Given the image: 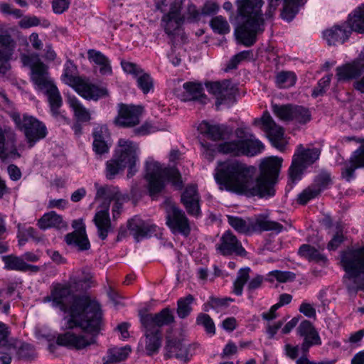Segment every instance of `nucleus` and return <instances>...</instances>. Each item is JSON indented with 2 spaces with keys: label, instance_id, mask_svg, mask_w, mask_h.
I'll return each mask as SVG.
<instances>
[{
  "label": "nucleus",
  "instance_id": "obj_1",
  "mask_svg": "<svg viewBox=\"0 0 364 364\" xmlns=\"http://www.w3.org/2000/svg\"><path fill=\"white\" fill-rule=\"evenodd\" d=\"M282 159L270 156L260 164V173L255 176L256 168L237 159L218 161L214 178L220 190L245 195L269 198L275 194L277 182Z\"/></svg>",
  "mask_w": 364,
  "mask_h": 364
},
{
  "label": "nucleus",
  "instance_id": "obj_2",
  "mask_svg": "<svg viewBox=\"0 0 364 364\" xmlns=\"http://www.w3.org/2000/svg\"><path fill=\"white\" fill-rule=\"evenodd\" d=\"M87 273L70 282V347L80 350L95 343L102 326L100 305L92 302L87 290L92 284Z\"/></svg>",
  "mask_w": 364,
  "mask_h": 364
},
{
  "label": "nucleus",
  "instance_id": "obj_3",
  "mask_svg": "<svg viewBox=\"0 0 364 364\" xmlns=\"http://www.w3.org/2000/svg\"><path fill=\"white\" fill-rule=\"evenodd\" d=\"M238 15L244 21L237 26L235 33L237 41L250 47L257 41V36L264 31V18L261 12L262 0H237Z\"/></svg>",
  "mask_w": 364,
  "mask_h": 364
},
{
  "label": "nucleus",
  "instance_id": "obj_4",
  "mask_svg": "<svg viewBox=\"0 0 364 364\" xmlns=\"http://www.w3.org/2000/svg\"><path fill=\"white\" fill-rule=\"evenodd\" d=\"M31 71V79L35 87L47 97L52 115L56 119L62 118L65 120V117L60 112L63 105L62 97L57 86L49 77L46 65L38 60L33 63Z\"/></svg>",
  "mask_w": 364,
  "mask_h": 364
},
{
  "label": "nucleus",
  "instance_id": "obj_5",
  "mask_svg": "<svg viewBox=\"0 0 364 364\" xmlns=\"http://www.w3.org/2000/svg\"><path fill=\"white\" fill-rule=\"evenodd\" d=\"M145 179L151 197L154 198L165 188L166 179L177 190H181L183 183L179 171L174 167H164L159 162L149 159L146 163Z\"/></svg>",
  "mask_w": 364,
  "mask_h": 364
},
{
  "label": "nucleus",
  "instance_id": "obj_6",
  "mask_svg": "<svg viewBox=\"0 0 364 364\" xmlns=\"http://www.w3.org/2000/svg\"><path fill=\"white\" fill-rule=\"evenodd\" d=\"M341 264L346 272L343 280L348 290L364 289V247L343 252Z\"/></svg>",
  "mask_w": 364,
  "mask_h": 364
},
{
  "label": "nucleus",
  "instance_id": "obj_7",
  "mask_svg": "<svg viewBox=\"0 0 364 364\" xmlns=\"http://www.w3.org/2000/svg\"><path fill=\"white\" fill-rule=\"evenodd\" d=\"M236 139L221 143L218 151L225 154L235 156H255L264 149L262 143L245 128H237L235 132Z\"/></svg>",
  "mask_w": 364,
  "mask_h": 364
},
{
  "label": "nucleus",
  "instance_id": "obj_8",
  "mask_svg": "<svg viewBox=\"0 0 364 364\" xmlns=\"http://www.w3.org/2000/svg\"><path fill=\"white\" fill-rule=\"evenodd\" d=\"M167 6L168 4L166 0H161L156 4L157 9L164 13L161 19V24L164 31L175 41L178 37L183 40L185 36L182 32L181 28L185 18L181 14V1L175 0L173 1L169 6L168 11L167 10Z\"/></svg>",
  "mask_w": 364,
  "mask_h": 364
},
{
  "label": "nucleus",
  "instance_id": "obj_9",
  "mask_svg": "<svg viewBox=\"0 0 364 364\" xmlns=\"http://www.w3.org/2000/svg\"><path fill=\"white\" fill-rule=\"evenodd\" d=\"M321 150L318 148L305 149L299 144L293 156L289 168V184L293 185L301 178L304 171L318 159Z\"/></svg>",
  "mask_w": 364,
  "mask_h": 364
},
{
  "label": "nucleus",
  "instance_id": "obj_10",
  "mask_svg": "<svg viewBox=\"0 0 364 364\" xmlns=\"http://www.w3.org/2000/svg\"><path fill=\"white\" fill-rule=\"evenodd\" d=\"M11 118L16 127L23 132L29 148H32L37 141L47 135L46 125L33 116L24 114L21 118L18 113H13Z\"/></svg>",
  "mask_w": 364,
  "mask_h": 364
},
{
  "label": "nucleus",
  "instance_id": "obj_11",
  "mask_svg": "<svg viewBox=\"0 0 364 364\" xmlns=\"http://www.w3.org/2000/svg\"><path fill=\"white\" fill-rule=\"evenodd\" d=\"M139 151L138 144L131 140L119 139L117 141L113 156L128 168V178L132 177L137 171L136 166L139 161Z\"/></svg>",
  "mask_w": 364,
  "mask_h": 364
},
{
  "label": "nucleus",
  "instance_id": "obj_12",
  "mask_svg": "<svg viewBox=\"0 0 364 364\" xmlns=\"http://www.w3.org/2000/svg\"><path fill=\"white\" fill-rule=\"evenodd\" d=\"M166 225L174 234L188 236L191 224L184 211L171 202L165 203Z\"/></svg>",
  "mask_w": 364,
  "mask_h": 364
},
{
  "label": "nucleus",
  "instance_id": "obj_13",
  "mask_svg": "<svg viewBox=\"0 0 364 364\" xmlns=\"http://www.w3.org/2000/svg\"><path fill=\"white\" fill-rule=\"evenodd\" d=\"M50 294L43 298L44 303H50L51 306L63 313L68 318V283L53 282L50 287Z\"/></svg>",
  "mask_w": 364,
  "mask_h": 364
},
{
  "label": "nucleus",
  "instance_id": "obj_14",
  "mask_svg": "<svg viewBox=\"0 0 364 364\" xmlns=\"http://www.w3.org/2000/svg\"><path fill=\"white\" fill-rule=\"evenodd\" d=\"M254 124L259 126L274 147L280 151L284 149V129L275 123L269 114L264 113L260 119H255Z\"/></svg>",
  "mask_w": 364,
  "mask_h": 364
},
{
  "label": "nucleus",
  "instance_id": "obj_15",
  "mask_svg": "<svg viewBox=\"0 0 364 364\" xmlns=\"http://www.w3.org/2000/svg\"><path fill=\"white\" fill-rule=\"evenodd\" d=\"M70 87L87 100H97L107 95V90L91 83L89 80L79 76L70 75Z\"/></svg>",
  "mask_w": 364,
  "mask_h": 364
},
{
  "label": "nucleus",
  "instance_id": "obj_16",
  "mask_svg": "<svg viewBox=\"0 0 364 364\" xmlns=\"http://www.w3.org/2000/svg\"><path fill=\"white\" fill-rule=\"evenodd\" d=\"M208 92L216 99L215 105H230L234 101L235 88L229 80L205 83Z\"/></svg>",
  "mask_w": 364,
  "mask_h": 364
},
{
  "label": "nucleus",
  "instance_id": "obj_17",
  "mask_svg": "<svg viewBox=\"0 0 364 364\" xmlns=\"http://www.w3.org/2000/svg\"><path fill=\"white\" fill-rule=\"evenodd\" d=\"M16 136L9 127L0 125V159L2 161L16 159L21 155L16 148Z\"/></svg>",
  "mask_w": 364,
  "mask_h": 364
},
{
  "label": "nucleus",
  "instance_id": "obj_18",
  "mask_svg": "<svg viewBox=\"0 0 364 364\" xmlns=\"http://www.w3.org/2000/svg\"><path fill=\"white\" fill-rule=\"evenodd\" d=\"M143 108L140 106L121 104L114 123L121 127H132L139 124Z\"/></svg>",
  "mask_w": 364,
  "mask_h": 364
},
{
  "label": "nucleus",
  "instance_id": "obj_19",
  "mask_svg": "<svg viewBox=\"0 0 364 364\" xmlns=\"http://www.w3.org/2000/svg\"><path fill=\"white\" fill-rule=\"evenodd\" d=\"M215 247L216 250L224 256L233 254L238 256H245L246 255V251L242 246L241 242L230 230L225 231L223 234Z\"/></svg>",
  "mask_w": 364,
  "mask_h": 364
},
{
  "label": "nucleus",
  "instance_id": "obj_20",
  "mask_svg": "<svg viewBox=\"0 0 364 364\" xmlns=\"http://www.w3.org/2000/svg\"><path fill=\"white\" fill-rule=\"evenodd\" d=\"M122 67L124 72L132 75L136 80L137 86L144 94H147L154 87V80L150 75L146 73L138 65L122 60Z\"/></svg>",
  "mask_w": 364,
  "mask_h": 364
},
{
  "label": "nucleus",
  "instance_id": "obj_21",
  "mask_svg": "<svg viewBox=\"0 0 364 364\" xmlns=\"http://www.w3.org/2000/svg\"><path fill=\"white\" fill-rule=\"evenodd\" d=\"M141 325L144 328H154L161 332V328L174 321L172 311L168 308L163 309L157 314H148L141 316Z\"/></svg>",
  "mask_w": 364,
  "mask_h": 364
},
{
  "label": "nucleus",
  "instance_id": "obj_22",
  "mask_svg": "<svg viewBox=\"0 0 364 364\" xmlns=\"http://www.w3.org/2000/svg\"><path fill=\"white\" fill-rule=\"evenodd\" d=\"M16 42L9 33L0 28V73H6L9 66L8 62L11 58Z\"/></svg>",
  "mask_w": 364,
  "mask_h": 364
},
{
  "label": "nucleus",
  "instance_id": "obj_23",
  "mask_svg": "<svg viewBox=\"0 0 364 364\" xmlns=\"http://www.w3.org/2000/svg\"><path fill=\"white\" fill-rule=\"evenodd\" d=\"M72 233H70V245L77 252H85L90 249L91 245L86 233L85 225L82 219L73 221Z\"/></svg>",
  "mask_w": 364,
  "mask_h": 364
},
{
  "label": "nucleus",
  "instance_id": "obj_24",
  "mask_svg": "<svg viewBox=\"0 0 364 364\" xmlns=\"http://www.w3.org/2000/svg\"><path fill=\"white\" fill-rule=\"evenodd\" d=\"M200 195L197 186L193 184L188 185L181 194V201L187 213L192 216L198 217L201 214L200 208Z\"/></svg>",
  "mask_w": 364,
  "mask_h": 364
},
{
  "label": "nucleus",
  "instance_id": "obj_25",
  "mask_svg": "<svg viewBox=\"0 0 364 364\" xmlns=\"http://www.w3.org/2000/svg\"><path fill=\"white\" fill-rule=\"evenodd\" d=\"M68 318L64 316L61 322V330L63 332L51 333L46 329H38L37 331V336L38 338H44L48 342L53 341L56 338L55 343H50L48 346L50 352H54L56 346H68Z\"/></svg>",
  "mask_w": 364,
  "mask_h": 364
},
{
  "label": "nucleus",
  "instance_id": "obj_26",
  "mask_svg": "<svg viewBox=\"0 0 364 364\" xmlns=\"http://www.w3.org/2000/svg\"><path fill=\"white\" fill-rule=\"evenodd\" d=\"M297 333L304 338L301 349L304 353L309 351L311 346L321 344V341L317 331L309 321H303L297 328Z\"/></svg>",
  "mask_w": 364,
  "mask_h": 364
},
{
  "label": "nucleus",
  "instance_id": "obj_27",
  "mask_svg": "<svg viewBox=\"0 0 364 364\" xmlns=\"http://www.w3.org/2000/svg\"><path fill=\"white\" fill-rule=\"evenodd\" d=\"M199 132L213 141L223 140L232 133V129L225 125L210 124L206 121L202 122L198 127Z\"/></svg>",
  "mask_w": 364,
  "mask_h": 364
},
{
  "label": "nucleus",
  "instance_id": "obj_28",
  "mask_svg": "<svg viewBox=\"0 0 364 364\" xmlns=\"http://www.w3.org/2000/svg\"><path fill=\"white\" fill-rule=\"evenodd\" d=\"M93 222L97 229L98 237L105 240L109 232L113 231L109 213V204L106 203L96 211Z\"/></svg>",
  "mask_w": 364,
  "mask_h": 364
},
{
  "label": "nucleus",
  "instance_id": "obj_29",
  "mask_svg": "<svg viewBox=\"0 0 364 364\" xmlns=\"http://www.w3.org/2000/svg\"><path fill=\"white\" fill-rule=\"evenodd\" d=\"M128 229L136 241L156 234L157 226L134 218L128 221Z\"/></svg>",
  "mask_w": 364,
  "mask_h": 364
},
{
  "label": "nucleus",
  "instance_id": "obj_30",
  "mask_svg": "<svg viewBox=\"0 0 364 364\" xmlns=\"http://www.w3.org/2000/svg\"><path fill=\"white\" fill-rule=\"evenodd\" d=\"M165 350L164 356L166 358H176L184 362H187L190 359L187 345L183 343L179 339L168 337L166 338Z\"/></svg>",
  "mask_w": 364,
  "mask_h": 364
},
{
  "label": "nucleus",
  "instance_id": "obj_31",
  "mask_svg": "<svg viewBox=\"0 0 364 364\" xmlns=\"http://www.w3.org/2000/svg\"><path fill=\"white\" fill-rule=\"evenodd\" d=\"M364 167V146L357 149L342 168L341 176L347 181L355 178V171Z\"/></svg>",
  "mask_w": 364,
  "mask_h": 364
},
{
  "label": "nucleus",
  "instance_id": "obj_32",
  "mask_svg": "<svg viewBox=\"0 0 364 364\" xmlns=\"http://www.w3.org/2000/svg\"><path fill=\"white\" fill-rule=\"evenodd\" d=\"M251 233L254 232L273 231L276 233L281 232L284 227L280 223L270 220L267 215L260 214L250 218Z\"/></svg>",
  "mask_w": 364,
  "mask_h": 364
},
{
  "label": "nucleus",
  "instance_id": "obj_33",
  "mask_svg": "<svg viewBox=\"0 0 364 364\" xmlns=\"http://www.w3.org/2000/svg\"><path fill=\"white\" fill-rule=\"evenodd\" d=\"M352 32V29L345 23L342 25L335 26L323 32V36L327 41L328 45H336L337 43H343L348 39Z\"/></svg>",
  "mask_w": 364,
  "mask_h": 364
},
{
  "label": "nucleus",
  "instance_id": "obj_34",
  "mask_svg": "<svg viewBox=\"0 0 364 364\" xmlns=\"http://www.w3.org/2000/svg\"><path fill=\"white\" fill-rule=\"evenodd\" d=\"M364 71V63L358 60L336 68L338 80H347L360 76Z\"/></svg>",
  "mask_w": 364,
  "mask_h": 364
},
{
  "label": "nucleus",
  "instance_id": "obj_35",
  "mask_svg": "<svg viewBox=\"0 0 364 364\" xmlns=\"http://www.w3.org/2000/svg\"><path fill=\"white\" fill-rule=\"evenodd\" d=\"M95 188L96 189L95 200L102 201L100 208L106 203L109 205L112 200L117 199V197L121 195L119 188L116 186L109 185L101 186L96 183H95Z\"/></svg>",
  "mask_w": 364,
  "mask_h": 364
},
{
  "label": "nucleus",
  "instance_id": "obj_36",
  "mask_svg": "<svg viewBox=\"0 0 364 364\" xmlns=\"http://www.w3.org/2000/svg\"><path fill=\"white\" fill-rule=\"evenodd\" d=\"M145 331V349L148 355H152L159 352L161 346V332L154 328H144Z\"/></svg>",
  "mask_w": 364,
  "mask_h": 364
},
{
  "label": "nucleus",
  "instance_id": "obj_37",
  "mask_svg": "<svg viewBox=\"0 0 364 364\" xmlns=\"http://www.w3.org/2000/svg\"><path fill=\"white\" fill-rule=\"evenodd\" d=\"M87 58L92 63L100 66V73L102 75L112 74V67L107 57L100 51L90 49L87 51Z\"/></svg>",
  "mask_w": 364,
  "mask_h": 364
},
{
  "label": "nucleus",
  "instance_id": "obj_38",
  "mask_svg": "<svg viewBox=\"0 0 364 364\" xmlns=\"http://www.w3.org/2000/svg\"><path fill=\"white\" fill-rule=\"evenodd\" d=\"M186 93L182 97L183 101L199 100L205 103L206 96L203 94V88L200 84L194 82H186L183 84Z\"/></svg>",
  "mask_w": 364,
  "mask_h": 364
},
{
  "label": "nucleus",
  "instance_id": "obj_39",
  "mask_svg": "<svg viewBox=\"0 0 364 364\" xmlns=\"http://www.w3.org/2000/svg\"><path fill=\"white\" fill-rule=\"evenodd\" d=\"M347 23L352 31L364 33V4L349 15Z\"/></svg>",
  "mask_w": 364,
  "mask_h": 364
},
{
  "label": "nucleus",
  "instance_id": "obj_40",
  "mask_svg": "<svg viewBox=\"0 0 364 364\" xmlns=\"http://www.w3.org/2000/svg\"><path fill=\"white\" fill-rule=\"evenodd\" d=\"M132 349L129 346L110 348L107 351V355L103 358L104 363L109 364L122 361L128 357Z\"/></svg>",
  "mask_w": 364,
  "mask_h": 364
},
{
  "label": "nucleus",
  "instance_id": "obj_41",
  "mask_svg": "<svg viewBox=\"0 0 364 364\" xmlns=\"http://www.w3.org/2000/svg\"><path fill=\"white\" fill-rule=\"evenodd\" d=\"M63 220L60 215L51 211L45 213L38 220V226L41 229H47L50 228H60L62 225Z\"/></svg>",
  "mask_w": 364,
  "mask_h": 364
},
{
  "label": "nucleus",
  "instance_id": "obj_42",
  "mask_svg": "<svg viewBox=\"0 0 364 364\" xmlns=\"http://www.w3.org/2000/svg\"><path fill=\"white\" fill-rule=\"evenodd\" d=\"M70 107L73 110L77 122H87L90 120L89 111L75 97H70Z\"/></svg>",
  "mask_w": 364,
  "mask_h": 364
},
{
  "label": "nucleus",
  "instance_id": "obj_43",
  "mask_svg": "<svg viewBox=\"0 0 364 364\" xmlns=\"http://www.w3.org/2000/svg\"><path fill=\"white\" fill-rule=\"evenodd\" d=\"M296 75L292 71H281L275 76V83L279 88H289L294 85Z\"/></svg>",
  "mask_w": 364,
  "mask_h": 364
},
{
  "label": "nucleus",
  "instance_id": "obj_44",
  "mask_svg": "<svg viewBox=\"0 0 364 364\" xmlns=\"http://www.w3.org/2000/svg\"><path fill=\"white\" fill-rule=\"evenodd\" d=\"M251 269L250 267L241 268L237 274V278L233 284V292L241 296L243 291V287L250 279V273Z\"/></svg>",
  "mask_w": 364,
  "mask_h": 364
},
{
  "label": "nucleus",
  "instance_id": "obj_45",
  "mask_svg": "<svg viewBox=\"0 0 364 364\" xmlns=\"http://www.w3.org/2000/svg\"><path fill=\"white\" fill-rule=\"evenodd\" d=\"M230 225L239 233L245 235L251 234L250 218L247 220L235 216H228Z\"/></svg>",
  "mask_w": 364,
  "mask_h": 364
},
{
  "label": "nucleus",
  "instance_id": "obj_46",
  "mask_svg": "<svg viewBox=\"0 0 364 364\" xmlns=\"http://www.w3.org/2000/svg\"><path fill=\"white\" fill-rule=\"evenodd\" d=\"M125 168V166L122 164L115 156H112V159L106 162L105 167V176L107 179H114L117 174L122 172Z\"/></svg>",
  "mask_w": 364,
  "mask_h": 364
},
{
  "label": "nucleus",
  "instance_id": "obj_47",
  "mask_svg": "<svg viewBox=\"0 0 364 364\" xmlns=\"http://www.w3.org/2000/svg\"><path fill=\"white\" fill-rule=\"evenodd\" d=\"M272 108L273 113L281 120L284 122H291L292 114L294 110L293 105L273 104L272 105Z\"/></svg>",
  "mask_w": 364,
  "mask_h": 364
},
{
  "label": "nucleus",
  "instance_id": "obj_48",
  "mask_svg": "<svg viewBox=\"0 0 364 364\" xmlns=\"http://www.w3.org/2000/svg\"><path fill=\"white\" fill-rule=\"evenodd\" d=\"M2 260L4 262V268L8 270L23 272L26 267V262L22 257H17L13 255L4 256Z\"/></svg>",
  "mask_w": 364,
  "mask_h": 364
},
{
  "label": "nucleus",
  "instance_id": "obj_49",
  "mask_svg": "<svg viewBox=\"0 0 364 364\" xmlns=\"http://www.w3.org/2000/svg\"><path fill=\"white\" fill-rule=\"evenodd\" d=\"M194 301V297L191 294H188L185 297L181 298L177 302V314L179 318H185L191 312V304Z\"/></svg>",
  "mask_w": 364,
  "mask_h": 364
},
{
  "label": "nucleus",
  "instance_id": "obj_50",
  "mask_svg": "<svg viewBox=\"0 0 364 364\" xmlns=\"http://www.w3.org/2000/svg\"><path fill=\"white\" fill-rule=\"evenodd\" d=\"M14 347L16 350V353L19 358L31 359L35 356L33 347L28 343L16 341L14 343Z\"/></svg>",
  "mask_w": 364,
  "mask_h": 364
},
{
  "label": "nucleus",
  "instance_id": "obj_51",
  "mask_svg": "<svg viewBox=\"0 0 364 364\" xmlns=\"http://www.w3.org/2000/svg\"><path fill=\"white\" fill-rule=\"evenodd\" d=\"M299 253L301 256L304 257L310 260L323 262L326 260L323 255L320 254V252L316 249L309 245H302L299 250Z\"/></svg>",
  "mask_w": 364,
  "mask_h": 364
},
{
  "label": "nucleus",
  "instance_id": "obj_52",
  "mask_svg": "<svg viewBox=\"0 0 364 364\" xmlns=\"http://www.w3.org/2000/svg\"><path fill=\"white\" fill-rule=\"evenodd\" d=\"M311 120V114L309 110L302 106L294 105L291 122L299 124H306Z\"/></svg>",
  "mask_w": 364,
  "mask_h": 364
},
{
  "label": "nucleus",
  "instance_id": "obj_53",
  "mask_svg": "<svg viewBox=\"0 0 364 364\" xmlns=\"http://www.w3.org/2000/svg\"><path fill=\"white\" fill-rule=\"evenodd\" d=\"M304 0H285V6L282 14V17L287 21H291L295 16L296 8L304 4Z\"/></svg>",
  "mask_w": 364,
  "mask_h": 364
},
{
  "label": "nucleus",
  "instance_id": "obj_54",
  "mask_svg": "<svg viewBox=\"0 0 364 364\" xmlns=\"http://www.w3.org/2000/svg\"><path fill=\"white\" fill-rule=\"evenodd\" d=\"M320 193V189L311 184L299 194L297 201L299 204L305 205L311 199L319 196Z\"/></svg>",
  "mask_w": 364,
  "mask_h": 364
},
{
  "label": "nucleus",
  "instance_id": "obj_55",
  "mask_svg": "<svg viewBox=\"0 0 364 364\" xmlns=\"http://www.w3.org/2000/svg\"><path fill=\"white\" fill-rule=\"evenodd\" d=\"M212 29L219 34H226L230 32V26L227 20L222 16H218L210 21Z\"/></svg>",
  "mask_w": 364,
  "mask_h": 364
},
{
  "label": "nucleus",
  "instance_id": "obj_56",
  "mask_svg": "<svg viewBox=\"0 0 364 364\" xmlns=\"http://www.w3.org/2000/svg\"><path fill=\"white\" fill-rule=\"evenodd\" d=\"M296 275L293 272L274 270L268 274L267 280L273 282L274 279H276L279 282H287L289 281H293Z\"/></svg>",
  "mask_w": 364,
  "mask_h": 364
},
{
  "label": "nucleus",
  "instance_id": "obj_57",
  "mask_svg": "<svg viewBox=\"0 0 364 364\" xmlns=\"http://www.w3.org/2000/svg\"><path fill=\"white\" fill-rule=\"evenodd\" d=\"M253 56L252 50H243L233 55L227 65V69L232 70L242 61L251 59Z\"/></svg>",
  "mask_w": 364,
  "mask_h": 364
},
{
  "label": "nucleus",
  "instance_id": "obj_58",
  "mask_svg": "<svg viewBox=\"0 0 364 364\" xmlns=\"http://www.w3.org/2000/svg\"><path fill=\"white\" fill-rule=\"evenodd\" d=\"M196 322L198 325L203 326L208 333L211 335L215 334V324L209 315L202 313L198 314L196 318Z\"/></svg>",
  "mask_w": 364,
  "mask_h": 364
},
{
  "label": "nucleus",
  "instance_id": "obj_59",
  "mask_svg": "<svg viewBox=\"0 0 364 364\" xmlns=\"http://www.w3.org/2000/svg\"><path fill=\"white\" fill-rule=\"evenodd\" d=\"M331 184V178L329 173L321 171L314 179L312 185L320 189V193Z\"/></svg>",
  "mask_w": 364,
  "mask_h": 364
},
{
  "label": "nucleus",
  "instance_id": "obj_60",
  "mask_svg": "<svg viewBox=\"0 0 364 364\" xmlns=\"http://www.w3.org/2000/svg\"><path fill=\"white\" fill-rule=\"evenodd\" d=\"M336 232L333 235L332 239L329 241L327 248L329 250H336L344 241V236L342 232V228L339 223L336 224Z\"/></svg>",
  "mask_w": 364,
  "mask_h": 364
},
{
  "label": "nucleus",
  "instance_id": "obj_61",
  "mask_svg": "<svg viewBox=\"0 0 364 364\" xmlns=\"http://www.w3.org/2000/svg\"><path fill=\"white\" fill-rule=\"evenodd\" d=\"M331 80V75H326L323 77L318 82L317 86L313 90L312 96L317 97L319 95H322L326 92V89L329 86Z\"/></svg>",
  "mask_w": 364,
  "mask_h": 364
},
{
  "label": "nucleus",
  "instance_id": "obj_62",
  "mask_svg": "<svg viewBox=\"0 0 364 364\" xmlns=\"http://www.w3.org/2000/svg\"><path fill=\"white\" fill-rule=\"evenodd\" d=\"M92 136L93 142L107 140L109 137L107 128L105 126H97L94 129Z\"/></svg>",
  "mask_w": 364,
  "mask_h": 364
},
{
  "label": "nucleus",
  "instance_id": "obj_63",
  "mask_svg": "<svg viewBox=\"0 0 364 364\" xmlns=\"http://www.w3.org/2000/svg\"><path fill=\"white\" fill-rule=\"evenodd\" d=\"M93 151L98 156H102L105 154H107L109 151V146L108 144L107 140L98 141L92 143Z\"/></svg>",
  "mask_w": 364,
  "mask_h": 364
},
{
  "label": "nucleus",
  "instance_id": "obj_64",
  "mask_svg": "<svg viewBox=\"0 0 364 364\" xmlns=\"http://www.w3.org/2000/svg\"><path fill=\"white\" fill-rule=\"evenodd\" d=\"M264 281V278L263 276L260 274H256L251 279H250L249 282L247 283V290L249 291H252L257 289L260 288Z\"/></svg>",
  "mask_w": 364,
  "mask_h": 364
}]
</instances>
